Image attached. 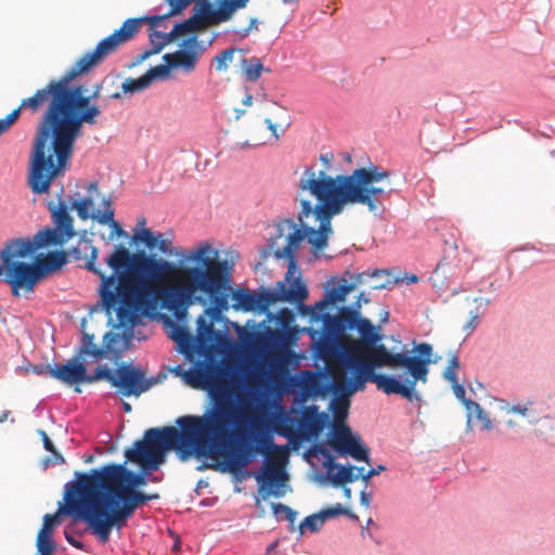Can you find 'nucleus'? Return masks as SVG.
<instances>
[{"label": "nucleus", "instance_id": "f257e3e1", "mask_svg": "<svg viewBox=\"0 0 555 555\" xmlns=\"http://www.w3.org/2000/svg\"><path fill=\"white\" fill-rule=\"evenodd\" d=\"M69 255L99 275L103 309L107 315L115 312L122 327H133L143 315L155 311L159 302L178 319L191 306L205 305L207 299L220 311L229 308L228 264L219 260V250L207 241L176 251L179 264L144 251L132 254L122 244L115 245L105 260L113 270L109 275L96 266L99 249L91 241L80 240Z\"/></svg>", "mask_w": 555, "mask_h": 555}, {"label": "nucleus", "instance_id": "f03ea898", "mask_svg": "<svg viewBox=\"0 0 555 555\" xmlns=\"http://www.w3.org/2000/svg\"><path fill=\"white\" fill-rule=\"evenodd\" d=\"M143 20L128 18L119 29L102 39L96 47L79 57L60 79L49 81L33 100L37 105L46 96L48 109L42 114L35 141L28 184L33 193L49 192L52 181L65 166L85 124L95 125L101 115L99 99L102 85H95L91 95L83 86L70 85L76 77L104 62L139 33Z\"/></svg>", "mask_w": 555, "mask_h": 555}, {"label": "nucleus", "instance_id": "7ed1b4c3", "mask_svg": "<svg viewBox=\"0 0 555 555\" xmlns=\"http://www.w3.org/2000/svg\"><path fill=\"white\" fill-rule=\"evenodd\" d=\"M325 170L317 171L307 166L298 181L297 199L300 204L298 221L292 219L278 223L276 234L270 241L275 258H289L294 263V253L304 238L317 250L327 246L332 234V219L347 206L361 205L372 214L383 212L393 189L390 185V171L377 165L354 169L350 175L330 176L326 170L334 160L332 152L320 155Z\"/></svg>", "mask_w": 555, "mask_h": 555}, {"label": "nucleus", "instance_id": "20e7f679", "mask_svg": "<svg viewBox=\"0 0 555 555\" xmlns=\"http://www.w3.org/2000/svg\"><path fill=\"white\" fill-rule=\"evenodd\" d=\"M206 390L215 398V405L204 415H184L173 426L150 428L143 439L133 442L125 451L127 462L138 464L143 473L157 470L166 460V452L172 450L180 461L192 456L210 455L212 443L221 439L232 425H241L251 411L243 404L235 408L224 399L229 393V373L218 362H201Z\"/></svg>", "mask_w": 555, "mask_h": 555}, {"label": "nucleus", "instance_id": "39448f33", "mask_svg": "<svg viewBox=\"0 0 555 555\" xmlns=\"http://www.w3.org/2000/svg\"><path fill=\"white\" fill-rule=\"evenodd\" d=\"M414 356L389 352L383 344L365 346L349 344L340 352L333 339L322 338L318 353L327 364L331 387L336 396L352 395L363 390L366 382L376 384L386 395H400L413 401L417 382L426 383L433 362V346L420 343Z\"/></svg>", "mask_w": 555, "mask_h": 555}, {"label": "nucleus", "instance_id": "423d86ee", "mask_svg": "<svg viewBox=\"0 0 555 555\" xmlns=\"http://www.w3.org/2000/svg\"><path fill=\"white\" fill-rule=\"evenodd\" d=\"M231 434L224 449V460L229 470L236 473L247 467L253 460L262 454L263 465L256 480L261 485L258 493L266 501L271 495L281 498L285 494L283 488L287 481L284 465L287 462V447L278 446L269 435H261L255 426V414L249 416Z\"/></svg>", "mask_w": 555, "mask_h": 555}, {"label": "nucleus", "instance_id": "0eeeda50", "mask_svg": "<svg viewBox=\"0 0 555 555\" xmlns=\"http://www.w3.org/2000/svg\"><path fill=\"white\" fill-rule=\"evenodd\" d=\"M158 498L157 493L125 489L114 495H102L101 499L73 501L69 507L76 513L80 512L92 533L106 543L113 528L121 529L139 506Z\"/></svg>", "mask_w": 555, "mask_h": 555}, {"label": "nucleus", "instance_id": "6e6552de", "mask_svg": "<svg viewBox=\"0 0 555 555\" xmlns=\"http://www.w3.org/2000/svg\"><path fill=\"white\" fill-rule=\"evenodd\" d=\"M170 5V11L166 15H154L147 17L152 28L160 26V23L170 15L181 13L188 5L195 3L196 13L182 23L175 25L168 34L153 30L150 39L153 47L164 41V47L175 40L178 36L186 35L197 30L205 29L212 25H219L231 20L233 13L244 9L248 0H166Z\"/></svg>", "mask_w": 555, "mask_h": 555}, {"label": "nucleus", "instance_id": "1a4fd4ad", "mask_svg": "<svg viewBox=\"0 0 555 555\" xmlns=\"http://www.w3.org/2000/svg\"><path fill=\"white\" fill-rule=\"evenodd\" d=\"M288 260V271L285 275V281H279L273 289L261 288L259 292H251L249 289L240 288L232 292V308L236 311H259L266 313L270 306L276 302H289L302 305L308 298L307 286L299 278H293L292 264Z\"/></svg>", "mask_w": 555, "mask_h": 555}, {"label": "nucleus", "instance_id": "9d476101", "mask_svg": "<svg viewBox=\"0 0 555 555\" xmlns=\"http://www.w3.org/2000/svg\"><path fill=\"white\" fill-rule=\"evenodd\" d=\"M76 490H80L83 500L101 499L102 495H114L125 489L137 490L145 486L147 480L143 474L129 470L124 464H108L90 473H75Z\"/></svg>", "mask_w": 555, "mask_h": 555}, {"label": "nucleus", "instance_id": "9b49d317", "mask_svg": "<svg viewBox=\"0 0 555 555\" xmlns=\"http://www.w3.org/2000/svg\"><path fill=\"white\" fill-rule=\"evenodd\" d=\"M87 194L82 197L74 198L70 208L76 210L81 220L92 219L100 224L108 225L111 232L107 236L102 235V240L112 242L115 238L128 237V233L120 223L114 219L115 209L112 199L102 194L96 181H91L86 186Z\"/></svg>", "mask_w": 555, "mask_h": 555}, {"label": "nucleus", "instance_id": "f8f14e48", "mask_svg": "<svg viewBox=\"0 0 555 555\" xmlns=\"http://www.w3.org/2000/svg\"><path fill=\"white\" fill-rule=\"evenodd\" d=\"M328 423L327 414L319 412V406H305L299 416L287 413L276 420L275 430L291 441L317 439Z\"/></svg>", "mask_w": 555, "mask_h": 555}, {"label": "nucleus", "instance_id": "ddd939ff", "mask_svg": "<svg viewBox=\"0 0 555 555\" xmlns=\"http://www.w3.org/2000/svg\"><path fill=\"white\" fill-rule=\"evenodd\" d=\"M104 379L116 387L118 393L124 397H139L150 389L151 383L146 379L145 372L141 367L122 363L115 372L106 366H100V380Z\"/></svg>", "mask_w": 555, "mask_h": 555}, {"label": "nucleus", "instance_id": "4468645a", "mask_svg": "<svg viewBox=\"0 0 555 555\" xmlns=\"http://www.w3.org/2000/svg\"><path fill=\"white\" fill-rule=\"evenodd\" d=\"M54 228H44L39 231L35 238L38 246L63 245L76 235L74 219L69 215L70 206L65 201L57 204L50 203Z\"/></svg>", "mask_w": 555, "mask_h": 555}, {"label": "nucleus", "instance_id": "2eb2a0df", "mask_svg": "<svg viewBox=\"0 0 555 555\" xmlns=\"http://www.w3.org/2000/svg\"><path fill=\"white\" fill-rule=\"evenodd\" d=\"M42 280V274L36 263L15 261L4 267V281L10 285L12 295L20 297L22 292L30 294Z\"/></svg>", "mask_w": 555, "mask_h": 555}, {"label": "nucleus", "instance_id": "dca6fc26", "mask_svg": "<svg viewBox=\"0 0 555 555\" xmlns=\"http://www.w3.org/2000/svg\"><path fill=\"white\" fill-rule=\"evenodd\" d=\"M331 448L340 455H350L357 461L370 462L369 449L360 442L359 436L352 434L346 424H334L328 442Z\"/></svg>", "mask_w": 555, "mask_h": 555}, {"label": "nucleus", "instance_id": "f3484780", "mask_svg": "<svg viewBox=\"0 0 555 555\" xmlns=\"http://www.w3.org/2000/svg\"><path fill=\"white\" fill-rule=\"evenodd\" d=\"M49 374L66 385L92 384L100 380V366L93 374H88L86 364L81 362L80 357L76 356L65 364H55L49 367Z\"/></svg>", "mask_w": 555, "mask_h": 555}, {"label": "nucleus", "instance_id": "a211bd4d", "mask_svg": "<svg viewBox=\"0 0 555 555\" xmlns=\"http://www.w3.org/2000/svg\"><path fill=\"white\" fill-rule=\"evenodd\" d=\"M203 49L199 46L196 36L185 39L182 43V49L173 53H167L163 56L167 67V76L170 69L182 68L185 73H191L196 68L198 57Z\"/></svg>", "mask_w": 555, "mask_h": 555}, {"label": "nucleus", "instance_id": "6ab92c4d", "mask_svg": "<svg viewBox=\"0 0 555 555\" xmlns=\"http://www.w3.org/2000/svg\"><path fill=\"white\" fill-rule=\"evenodd\" d=\"M77 483V479L75 481L67 482L65 485V494H64V501L65 504L61 505L55 514H46L43 516V524L41 529L38 533H43L46 535H51L55 525H57L59 517L62 514L69 515L74 518L82 519L85 521V517L79 513L74 512L70 509L69 504L73 501L80 502L82 501L83 495L80 493V490H76L75 485Z\"/></svg>", "mask_w": 555, "mask_h": 555}, {"label": "nucleus", "instance_id": "aec40b11", "mask_svg": "<svg viewBox=\"0 0 555 555\" xmlns=\"http://www.w3.org/2000/svg\"><path fill=\"white\" fill-rule=\"evenodd\" d=\"M315 452L324 457L323 466L326 468L328 478L335 486H341L348 482H353L359 478L354 475L353 466L338 465L334 461V456L324 444H318L314 448Z\"/></svg>", "mask_w": 555, "mask_h": 555}, {"label": "nucleus", "instance_id": "412c9836", "mask_svg": "<svg viewBox=\"0 0 555 555\" xmlns=\"http://www.w3.org/2000/svg\"><path fill=\"white\" fill-rule=\"evenodd\" d=\"M361 320L362 318L357 308L344 307L336 317L330 314L324 317V328L330 333L344 331L346 328L354 330L358 327Z\"/></svg>", "mask_w": 555, "mask_h": 555}, {"label": "nucleus", "instance_id": "4be33fe9", "mask_svg": "<svg viewBox=\"0 0 555 555\" xmlns=\"http://www.w3.org/2000/svg\"><path fill=\"white\" fill-rule=\"evenodd\" d=\"M35 241L36 243H33L27 238L10 240L5 244V247L0 251V257L4 267L9 266V263H14L15 258H25L26 256L31 255L39 247L36 238Z\"/></svg>", "mask_w": 555, "mask_h": 555}, {"label": "nucleus", "instance_id": "5701e85b", "mask_svg": "<svg viewBox=\"0 0 555 555\" xmlns=\"http://www.w3.org/2000/svg\"><path fill=\"white\" fill-rule=\"evenodd\" d=\"M39 93H41V89H38L34 95L24 99L17 108L13 109L8 116L0 119V135L7 132L18 119L22 109H29L31 113H38L43 108L44 111L48 109V102L44 98L37 105L33 104V100L38 98Z\"/></svg>", "mask_w": 555, "mask_h": 555}, {"label": "nucleus", "instance_id": "b1692460", "mask_svg": "<svg viewBox=\"0 0 555 555\" xmlns=\"http://www.w3.org/2000/svg\"><path fill=\"white\" fill-rule=\"evenodd\" d=\"M167 67L157 65L150 68L143 76L133 79L127 78L122 85L121 90L124 93H134L146 89L155 78H166Z\"/></svg>", "mask_w": 555, "mask_h": 555}, {"label": "nucleus", "instance_id": "393cba45", "mask_svg": "<svg viewBox=\"0 0 555 555\" xmlns=\"http://www.w3.org/2000/svg\"><path fill=\"white\" fill-rule=\"evenodd\" d=\"M269 321H272L274 324V330L272 335L275 338L282 339L286 336V334L293 331L292 325L295 322V314L287 308L281 309L276 314L266 312Z\"/></svg>", "mask_w": 555, "mask_h": 555}, {"label": "nucleus", "instance_id": "a878e982", "mask_svg": "<svg viewBox=\"0 0 555 555\" xmlns=\"http://www.w3.org/2000/svg\"><path fill=\"white\" fill-rule=\"evenodd\" d=\"M350 292H352V286H348V279L343 276L326 291L325 297L317 304V307L324 309L328 305L343 302Z\"/></svg>", "mask_w": 555, "mask_h": 555}, {"label": "nucleus", "instance_id": "bb28decb", "mask_svg": "<svg viewBox=\"0 0 555 555\" xmlns=\"http://www.w3.org/2000/svg\"><path fill=\"white\" fill-rule=\"evenodd\" d=\"M35 263L39 267L43 279L48 272L57 270L66 263V253L51 251L43 258L38 257Z\"/></svg>", "mask_w": 555, "mask_h": 555}, {"label": "nucleus", "instance_id": "cd10ccee", "mask_svg": "<svg viewBox=\"0 0 555 555\" xmlns=\"http://www.w3.org/2000/svg\"><path fill=\"white\" fill-rule=\"evenodd\" d=\"M356 330L359 332L361 340L352 341L351 344L375 345L383 338L378 332L379 327H375L367 319H362Z\"/></svg>", "mask_w": 555, "mask_h": 555}, {"label": "nucleus", "instance_id": "c85d7f7f", "mask_svg": "<svg viewBox=\"0 0 555 555\" xmlns=\"http://www.w3.org/2000/svg\"><path fill=\"white\" fill-rule=\"evenodd\" d=\"M92 339H93L92 335H89V334L83 335L82 345L79 349V353L77 357H80V359H81L83 356H91V357L95 358L96 360L106 358L107 350L102 347H98L95 344H93Z\"/></svg>", "mask_w": 555, "mask_h": 555}, {"label": "nucleus", "instance_id": "c756f323", "mask_svg": "<svg viewBox=\"0 0 555 555\" xmlns=\"http://www.w3.org/2000/svg\"><path fill=\"white\" fill-rule=\"evenodd\" d=\"M242 69L243 73L248 81H256L261 76V73L263 70V65L260 59L258 57H249V59H242Z\"/></svg>", "mask_w": 555, "mask_h": 555}, {"label": "nucleus", "instance_id": "7c9ffc66", "mask_svg": "<svg viewBox=\"0 0 555 555\" xmlns=\"http://www.w3.org/2000/svg\"><path fill=\"white\" fill-rule=\"evenodd\" d=\"M395 283L396 280L386 270L376 269L371 272L370 288L373 291L389 288Z\"/></svg>", "mask_w": 555, "mask_h": 555}, {"label": "nucleus", "instance_id": "2f4dec72", "mask_svg": "<svg viewBox=\"0 0 555 555\" xmlns=\"http://www.w3.org/2000/svg\"><path fill=\"white\" fill-rule=\"evenodd\" d=\"M237 52H241V50L229 48L218 53L212 60L215 69L219 73L227 72L229 65L233 62L234 54Z\"/></svg>", "mask_w": 555, "mask_h": 555}, {"label": "nucleus", "instance_id": "473e14b6", "mask_svg": "<svg viewBox=\"0 0 555 555\" xmlns=\"http://www.w3.org/2000/svg\"><path fill=\"white\" fill-rule=\"evenodd\" d=\"M40 435H41V438H42V442H43V447L47 451L51 452L52 455L51 456H48L46 460H44V464L46 466H50V465H57V464H63L65 463V460L63 457L62 454H60L56 449L54 448V444L53 442L50 440L49 436L47 435L46 431L41 430L40 431Z\"/></svg>", "mask_w": 555, "mask_h": 555}, {"label": "nucleus", "instance_id": "72a5a7b5", "mask_svg": "<svg viewBox=\"0 0 555 555\" xmlns=\"http://www.w3.org/2000/svg\"><path fill=\"white\" fill-rule=\"evenodd\" d=\"M185 382L196 389L206 390V385L204 383L203 370L201 363H198L194 369L185 372L184 374Z\"/></svg>", "mask_w": 555, "mask_h": 555}, {"label": "nucleus", "instance_id": "f704fd0d", "mask_svg": "<svg viewBox=\"0 0 555 555\" xmlns=\"http://www.w3.org/2000/svg\"><path fill=\"white\" fill-rule=\"evenodd\" d=\"M349 401L347 399H336L332 403V410L334 414V424H345V420L348 416Z\"/></svg>", "mask_w": 555, "mask_h": 555}, {"label": "nucleus", "instance_id": "c9c22d12", "mask_svg": "<svg viewBox=\"0 0 555 555\" xmlns=\"http://www.w3.org/2000/svg\"><path fill=\"white\" fill-rule=\"evenodd\" d=\"M271 508L278 519H286L289 521L291 526H294L297 517V513L295 511L282 503H272Z\"/></svg>", "mask_w": 555, "mask_h": 555}, {"label": "nucleus", "instance_id": "e433bc0d", "mask_svg": "<svg viewBox=\"0 0 555 555\" xmlns=\"http://www.w3.org/2000/svg\"><path fill=\"white\" fill-rule=\"evenodd\" d=\"M158 233H154L150 229H142L133 235L134 242L143 243L149 249H154L157 246Z\"/></svg>", "mask_w": 555, "mask_h": 555}, {"label": "nucleus", "instance_id": "4c0bfd02", "mask_svg": "<svg viewBox=\"0 0 555 555\" xmlns=\"http://www.w3.org/2000/svg\"><path fill=\"white\" fill-rule=\"evenodd\" d=\"M325 518L320 512L319 514H314L311 516L306 517L299 525V529L301 532L305 531V529H309L311 532L318 531L324 524Z\"/></svg>", "mask_w": 555, "mask_h": 555}, {"label": "nucleus", "instance_id": "58836bf2", "mask_svg": "<svg viewBox=\"0 0 555 555\" xmlns=\"http://www.w3.org/2000/svg\"><path fill=\"white\" fill-rule=\"evenodd\" d=\"M461 369V363L456 354H452L449 359L448 366L443 372V377L450 383H456V372Z\"/></svg>", "mask_w": 555, "mask_h": 555}, {"label": "nucleus", "instance_id": "ea45409f", "mask_svg": "<svg viewBox=\"0 0 555 555\" xmlns=\"http://www.w3.org/2000/svg\"><path fill=\"white\" fill-rule=\"evenodd\" d=\"M347 275L349 276L348 286H352V291H353L354 288H357L360 285L370 283L371 272L364 271L361 273L351 274L350 271H346L344 276L347 278Z\"/></svg>", "mask_w": 555, "mask_h": 555}, {"label": "nucleus", "instance_id": "a19ab883", "mask_svg": "<svg viewBox=\"0 0 555 555\" xmlns=\"http://www.w3.org/2000/svg\"><path fill=\"white\" fill-rule=\"evenodd\" d=\"M37 550H38V553H42V552H46L47 550L50 551V553H53V550H54V545H53V542L51 540V535H46L43 533H38L37 534Z\"/></svg>", "mask_w": 555, "mask_h": 555}, {"label": "nucleus", "instance_id": "79ce46f5", "mask_svg": "<svg viewBox=\"0 0 555 555\" xmlns=\"http://www.w3.org/2000/svg\"><path fill=\"white\" fill-rule=\"evenodd\" d=\"M322 515L324 516L325 520L328 518H333L338 515L347 514V508L344 507L341 504H336L333 507H328L321 511Z\"/></svg>", "mask_w": 555, "mask_h": 555}, {"label": "nucleus", "instance_id": "37998d69", "mask_svg": "<svg viewBox=\"0 0 555 555\" xmlns=\"http://www.w3.org/2000/svg\"><path fill=\"white\" fill-rule=\"evenodd\" d=\"M172 242L169 238L164 237L162 233H158L156 248L163 254H171Z\"/></svg>", "mask_w": 555, "mask_h": 555}, {"label": "nucleus", "instance_id": "c03bdc74", "mask_svg": "<svg viewBox=\"0 0 555 555\" xmlns=\"http://www.w3.org/2000/svg\"><path fill=\"white\" fill-rule=\"evenodd\" d=\"M464 405L468 412V423L470 422L472 417L475 416L476 413H480V404L473 401L472 399L464 400Z\"/></svg>", "mask_w": 555, "mask_h": 555}, {"label": "nucleus", "instance_id": "a18cd8bd", "mask_svg": "<svg viewBox=\"0 0 555 555\" xmlns=\"http://www.w3.org/2000/svg\"><path fill=\"white\" fill-rule=\"evenodd\" d=\"M475 417L481 422V428L483 430H491L492 429V422L488 417V415L485 413L482 409H480V413H476Z\"/></svg>", "mask_w": 555, "mask_h": 555}, {"label": "nucleus", "instance_id": "49530a36", "mask_svg": "<svg viewBox=\"0 0 555 555\" xmlns=\"http://www.w3.org/2000/svg\"><path fill=\"white\" fill-rule=\"evenodd\" d=\"M385 469H386V467L384 465H378L376 467H373V468L366 470L365 474H362V481L364 483H367L372 477L379 475Z\"/></svg>", "mask_w": 555, "mask_h": 555}, {"label": "nucleus", "instance_id": "de8ad7c7", "mask_svg": "<svg viewBox=\"0 0 555 555\" xmlns=\"http://www.w3.org/2000/svg\"><path fill=\"white\" fill-rule=\"evenodd\" d=\"M188 330L183 326L175 325L173 333L171 334V338L176 341H183L188 337Z\"/></svg>", "mask_w": 555, "mask_h": 555}, {"label": "nucleus", "instance_id": "09e8293b", "mask_svg": "<svg viewBox=\"0 0 555 555\" xmlns=\"http://www.w3.org/2000/svg\"><path fill=\"white\" fill-rule=\"evenodd\" d=\"M264 124L267 125V128L270 130L271 134L274 137V141H279L280 133L278 132V128L282 125L278 121H273L271 118H266Z\"/></svg>", "mask_w": 555, "mask_h": 555}, {"label": "nucleus", "instance_id": "8fccbe9b", "mask_svg": "<svg viewBox=\"0 0 555 555\" xmlns=\"http://www.w3.org/2000/svg\"><path fill=\"white\" fill-rule=\"evenodd\" d=\"M451 384H452V388H453V391H454L456 398L464 402V400H466V398H465V388L463 387V385H461L459 383V379H456V383H451Z\"/></svg>", "mask_w": 555, "mask_h": 555}, {"label": "nucleus", "instance_id": "3c124183", "mask_svg": "<svg viewBox=\"0 0 555 555\" xmlns=\"http://www.w3.org/2000/svg\"><path fill=\"white\" fill-rule=\"evenodd\" d=\"M164 48V41L163 42H158L157 43V47H154L152 50H147L145 52H143L141 55H140V60L143 61L147 57H150L151 55L153 54H156L158 52H160V50Z\"/></svg>", "mask_w": 555, "mask_h": 555}, {"label": "nucleus", "instance_id": "603ef678", "mask_svg": "<svg viewBox=\"0 0 555 555\" xmlns=\"http://www.w3.org/2000/svg\"><path fill=\"white\" fill-rule=\"evenodd\" d=\"M507 413H517L522 416H526L528 413V408L525 405H513L507 409Z\"/></svg>", "mask_w": 555, "mask_h": 555}, {"label": "nucleus", "instance_id": "864d4df0", "mask_svg": "<svg viewBox=\"0 0 555 555\" xmlns=\"http://www.w3.org/2000/svg\"><path fill=\"white\" fill-rule=\"evenodd\" d=\"M257 29V20L250 18L249 26L241 31L242 37H246L250 30Z\"/></svg>", "mask_w": 555, "mask_h": 555}, {"label": "nucleus", "instance_id": "5fc2aeb1", "mask_svg": "<svg viewBox=\"0 0 555 555\" xmlns=\"http://www.w3.org/2000/svg\"><path fill=\"white\" fill-rule=\"evenodd\" d=\"M360 501H361V504H363L364 506L367 507L371 502L370 495L365 491H361Z\"/></svg>", "mask_w": 555, "mask_h": 555}, {"label": "nucleus", "instance_id": "6e6d98bb", "mask_svg": "<svg viewBox=\"0 0 555 555\" xmlns=\"http://www.w3.org/2000/svg\"><path fill=\"white\" fill-rule=\"evenodd\" d=\"M66 540H67V541H68V543H69L70 545H73L74 547H76V548H78V550H82L83 544H82L80 541L75 540V539H73V538H69L68 535H66Z\"/></svg>", "mask_w": 555, "mask_h": 555}, {"label": "nucleus", "instance_id": "4d7b16f0", "mask_svg": "<svg viewBox=\"0 0 555 555\" xmlns=\"http://www.w3.org/2000/svg\"><path fill=\"white\" fill-rule=\"evenodd\" d=\"M477 314L472 315L469 322L466 324L465 328L473 331L476 327L477 324Z\"/></svg>", "mask_w": 555, "mask_h": 555}, {"label": "nucleus", "instance_id": "13d9d810", "mask_svg": "<svg viewBox=\"0 0 555 555\" xmlns=\"http://www.w3.org/2000/svg\"><path fill=\"white\" fill-rule=\"evenodd\" d=\"M361 301H363V302H365V304H366V302H369V299L364 297V294H363V293H361V294L359 295V297H358V301L356 302V306H357L356 308H357V309H359V308L361 307Z\"/></svg>", "mask_w": 555, "mask_h": 555}, {"label": "nucleus", "instance_id": "bf43d9fd", "mask_svg": "<svg viewBox=\"0 0 555 555\" xmlns=\"http://www.w3.org/2000/svg\"><path fill=\"white\" fill-rule=\"evenodd\" d=\"M243 104L246 106H250L253 104V95L246 94L245 98L243 99Z\"/></svg>", "mask_w": 555, "mask_h": 555}, {"label": "nucleus", "instance_id": "052dcab7", "mask_svg": "<svg viewBox=\"0 0 555 555\" xmlns=\"http://www.w3.org/2000/svg\"><path fill=\"white\" fill-rule=\"evenodd\" d=\"M10 415V411L5 410L0 414V423H3L8 420Z\"/></svg>", "mask_w": 555, "mask_h": 555}, {"label": "nucleus", "instance_id": "680f3d73", "mask_svg": "<svg viewBox=\"0 0 555 555\" xmlns=\"http://www.w3.org/2000/svg\"><path fill=\"white\" fill-rule=\"evenodd\" d=\"M278 546V541H275L274 543H271L268 547H267V554L271 553L274 551V548Z\"/></svg>", "mask_w": 555, "mask_h": 555}, {"label": "nucleus", "instance_id": "e2e57ef3", "mask_svg": "<svg viewBox=\"0 0 555 555\" xmlns=\"http://www.w3.org/2000/svg\"><path fill=\"white\" fill-rule=\"evenodd\" d=\"M344 515L351 519H354V520L359 519L358 516L356 514H353L351 511H349L348 508H347V514H344Z\"/></svg>", "mask_w": 555, "mask_h": 555}, {"label": "nucleus", "instance_id": "0e129e2a", "mask_svg": "<svg viewBox=\"0 0 555 555\" xmlns=\"http://www.w3.org/2000/svg\"><path fill=\"white\" fill-rule=\"evenodd\" d=\"M388 318H389V312L388 311H384L383 315H382V319L380 321L383 323L387 322L388 321Z\"/></svg>", "mask_w": 555, "mask_h": 555}, {"label": "nucleus", "instance_id": "69168bd1", "mask_svg": "<svg viewBox=\"0 0 555 555\" xmlns=\"http://www.w3.org/2000/svg\"><path fill=\"white\" fill-rule=\"evenodd\" d=\"M122 406L125 412L128 413L131 411V405L128 402H122Z\"/></svg>", "mask_w": 555, "mask_h": 555}, {"label": "nucleus", "instance_id": "338daca9", "mask_svg": "<svg viewBox=\"0 0 555 555\" xmlns=\"http://www.w3.org/2000/svg\"><path fill=\"white\" fill-rule=\"evenodd\" d=\"M343 156H344V159H345L347 163H351V159H352L351 154H349V153H345Z\"/></svg>", "mask_w": 555, "mask_h": 555}, {"label": "nucleus", "instance_id": "774afa93", "mask_svg": "<svg viewBox=\"0 0 555 555\" xmlns=\"http://www.w3.org/2000/svg\"><path fill=\"white\" fill-rule=\"evenodd\" d=\"M205 331H206L207 333H212V332H214V326H212V324H207V325L205 324Z\"/></svg>", "mask_w": 555, "mask_h": 555}]
</instances>
